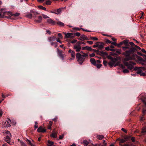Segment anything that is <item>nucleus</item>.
<instances>
[{
    "label": "nucleus",
    "instance_id": "nucleus-1",
    "mask_svg": "<svg viewBox=\"0 0 146 146\" xmlns=\"http://www.w3.org/2000/svg\"><path fill=\"white\" fill-rule=\"evenodd\" d=\"M119 44L121 46L123 44L125 45L124 46L122 47V48L123 50L125 51V52L123 53V54L125 56V61L131 60L132 59V57L130 56V54L135 52L137 49H141V48L139 46L135 45L133 42H129L127 40L122 41Z\"/></svg>",
    "mask_w": 146,
    "mask_h": 146
},
{
    "label": "nucleus",
    "instance_id": "nucleus-2",
    "mask_svg": "<svg viewBox=\"0 0 146 146\" xmlns=\"http://www.w3.org/2000/svg\"><path fill=\"white\" fill-rule=\"evenodd\" d=\"M128 63L127 62H126L124 63L125 65L127 67V68L129 69L131 71L133 70H138L139 69L137 67H135V68L133 66V65H135V63L132 62L130 61Z\"/></svg>",
    "mask_w": 146,
    "mask_h": 146
},
{
    "label": "nucleus",
    "instance_id": "nucleus-3",
    "mask_svg": "<svg viewBox=\"0 0 146 146\" xmlns=\"http://www.w3.org/2000/svg\"><path fill=\"white\" fill-rule=\"evenodd\" d=\"M82 44H86V43L78 41L74 45L73 48L76 51L79 52L81 48V45Z\"/></svg>",
    "mask_w": 146,
    "mask_h": 146
},
{
    "label": "nucleus",
    "instance_id": "nucleus-4",
    "mask_svg": "<svg viewBox=\"0 0 146 146\" xmlns=\"http://www.w3.org/2000/svg\"><path fill=\"white\" fill-rule=\"evenodd\" d=\"M76 58L77 59L78 61L80 64H82L83 62L85 60V58H83L82 56H81L79 52L76 53Z\"/></svg>",
    "mask_w": 146,
    "mask_h": 146
},
{
    "label": "nucleus",
    "instance_id": "nucleus-5",
    "mask_svg": "<svg viewBox=\"0 0 146 146\" xmlns=\"http://www.w3.org/2000/svg\"><path fill=\"white\" fill-rule=\"evenodd\" d=\"M141 100L143 103V113L144 114H146V96L143 97Z\"/></svg>",
    "mask_w": 146,
    "mask_h": 146
},
{
    "label": "nucleus",
    "instance_id": "nucleus-6",
    "mask_svg": "<svg viewBox=\"0 0 146 146\" xmlns=\"http://www.w3.org/2000/svg\"><path fill=\"white\" fill-rule=\"evenodd\" d=\"M98 50V51H96V52H97V54H99L101 55L102 56H104L108 55V53H107L106 52L103 51H100Z\"/></svg>",
    "mask_w": 146,
    "mask_h": 146
},
{
    "label": "nucleus",
    "instance_id": "nucleus-7",
    "mask_svg": "<svg viewBox=\"0 0 146 146\" xmlns=\"http://www.w3.org/2000/svg\"><path fill=\"white\" fill-rule=\"evenodd\" d=\"M37 131L38 132H45L46 130L43 128L42 126H40L37 129Z\"/></svg>",
    "mask_w": 146,
    "mask_h": 146
},
{
    "label": "nucleus",
    "instance_id": "nucleus-8",
    "mask_svg": "<svg viewBox=\"0 0 146 146\" xmlns=\"http://www.w3.org/2000/svg\"><path fill=\"white\" fill-rule=\"evenodd\" d=\"M73 34L70 33H68L67 34L66 33L65 34V37L67 38H73Z\"/></svg>",
    "mask_w": 146,
    "mask_h": 146
},
{
    "label": "nucleus",
    "instance_id": "nucleus-9",
    "mask_svg": "<svg viewBox=\"0 0 146 146\" xmlns=\"http://www.w3.org/2000/svg\"><path fill=\"white\" fill-rule=\"evenodd\" d=\"M47 21L48 23L52 25H54L56 23V22L53 21L51 19H47Z\"/></svg>",
    "mask_w": 146,
    "mask_h": 146
},
{
    "label": "nucleus",
    "instance_id": "nucleus-10",
    "mask_svg": "<svg viewBox=\"0 0 146 146\" xmlns=\"http://www.w3.org/2000/svg\"><path fill=\"white\" fill-rule=\"evenodd\" d=\"M56 39V38L54 36L52 37L49 36L48 37V40L49 42H53L55 41Z\"/></svg>",
    "mask_w": 146,
    "mask_h": 146
},
{
    "label": "nucleus",
    "instance_id": "nucleus-11",
    "mask_svg": "<svg viewBox=\"0 0 146 146\" xmlns=\"http://www.w3.org/2000/svg\"><path fill=\"white\" fill-rule=\"evenodd\" d=\"M121 68L123 69V72L124 73H128L129 72V70L125 68V66L123 65H121Z\"/></svg>",
    "mask_w": 146,
    "mask_h": 146
},
{
    "label": "nucleus",
    "instance_id": "nucleus-12",
    "mask_svg": "<svg viewBox=\"0 0 146 146\" xmlns=\"http://www.w3.org/2000/svg\"><path fill=\"white\" fill-rule=\"evenodd\" d=\"M86 50H87L88 51H93L94 52H95L96 51H98V50H96L95 49H93L91 47H88V46H86Z\"/></svg>",
    "mask_w": 146,
    "mask_h": 146
},
{
    "label": "nucleus",
    "instance_id": "nucleus-13",
    "mask_svg": "<svg viewBox=\"0 0 146 146\" xmlns=\"http://www.w3.org/2000/svg\"><path fill=\"white\" fill-rule=\"evenodd\" d=\"M80 38L82 39H80V40H83L82 39H83L84 40H89V38H88L85 35H83L80 36Z\"/></svg>",
    "mask_w": 146,
    "mask_h": 146
},
{
    "label": "nucleus",
    "instance_id": "nucleus-14",
    "mask_svg": "<svg viewBox=\"0 0 146 146\" xmlns=\"http://www.w3.org/2000/svg\"><path fill=\"white\" fill-rule=\"evenodd\" d=\"M4 140L5 141L7 142L8 143H10V138L7 135L5 137H4Z\"/></svg>",
    "mask_w": 146,
    "mask_h": 146
},
{
    "label": "nucleus",
    "instance_id": "nucleus-15",
    "mask_svg": "<svg viewBox=\"0 0 146 146\" xmlns=\"http://www.w3.org/2000/svg\"><path fill=\"white\" fill-rule=\"evenodd\" d=\"M90 61L91 63L94 66L97 65L96 62L94 58H91L90 59Z\"/></svg>",
    "mask_w": 146,
    "mask_h": 146
},
{
    "label": "nucleus",
    "instance_id": "nucleus-16",
    "mask_svg": "<svg viewBox=\"0 0 146 146\" xmlns=\"http://www.w3.org/2000/svg\"><path fill=\"white\" fill-rule=\"evenodd\" d=\"M98 48H99L101 49L103 48L104 46V44L102 42L100 43V44H98Z\"/></svg>",
    "mask_w": 146,
    "mask_h": 146
},
{
    "label": "nucleus",
    "instance_id": "nucleus-17",
    "mask_svg": "<svg viewBox=\"0 0 146 146\" xmlns=\"http://www.w3.org/2000/svg\"><path fill=\"white\" fill-rule=\"evenodd\" d=\"M38 20H35V21L36 22L39 23L41 22V20L42 19V17L41 16H39L38 17Z\"/></svg>",
    "mask_w": 146,
    "mask_h": 146
},
{
    "label": "nucleus",
    "instance_id": "nucleus-18",
    "mask_svg": "<svg viewBox=\"0 0 146 146\" xmlns=\"http://www.w3.org/2000/svg\"><path fill=\"white\" fill-rule=\"evenodd\" d=\"M60 27H63L64 25V24L61 21H58L56 23Z\"/></svg>",
    "mask_w": 146,
    "mask_h": 146
},
{
    "label": "nucleus",
    "instance_id": "nucleus-19",
    "mask_svg": "<svg viewBox=\"0 0 146 146\" xmlns=\"http://www.w3.org/2000/svg\"><path fill=\"white\" fill-rule=\"evenodd\" d=\"M26 141L28 143V144L31 146H35L33 144L31 141L29 140L28 139H27Z\"/></svg>",
    "mask_w": 146,
    "mask_h": 146
},
{
    "label": "nucleus",
    "instance_id": "nucleus-20",
    "mask_svg": "<svg viewBox=\"0 0 146 146\" xmlns=\"http://www.w3.org/2000/svg\"><path fill=\"white\" fill-rule=\"evenodd\" d=\"M48 146H52L54 145V142L50 140H48Z\"/></svg>",
    "mask_w": 146,
    "mask_h": 146
},
{
    "label": "nucleus",
    "instance_id": "nucleus-21",
    "mask_svg": "<svg viewBox=\"0 0 146 146\" xmlns=\"http://www.w3.org/2000/svg\"><path fill=\"white\" fill-rule=\"evenodd\" d=\"M105 49L107 51L110 50L111 51H115V49L110 48L109 46L106 47Z\"/></svg>",
    "mask_w": 146,
    "mask_h": 146
},
{
    "label": "nucleus",
    "instance_id": "nucleus-22",
    "mask_svg": "<svg viewBox=\"0 0 146 146\" xmlns=\"http://www.w3.org/2000/svg\"><path fill=\"white\" fill-rule=\"evenodd\" d=\"M51 136L53 138H56L57 137V133H52Z\"/></svg>",
    "mask_w": 146,
    "mask_h": 146
},
{
    "label": "nucleus",
    "instance_id": "nucleus-23",
    "mask_svg": "<svg viewBox=\"0 0 146 146\" xmlns=\"http://www.w3.org/2000/svg\"><path fill=\"white\" fill-rule=\"evenodd\" d=\"M4 125H5L6 127H9L11 125L9 122L8 121H6L4 123Z\"/></svg>",
    "mask_w": 146,
    "mask_h": 146
},
{
    "label": "nucleus",
    "instance_id": "nucleus-24",
    "mask_svg": "<svg viewBox=\"0 0 146 146\" xmlns=\"http://www.w3.org/2000/svg\"><path fill=\"white\" fill-rule=\"evenodd\" d=\"M31 12L33 13V15H35V16H34V17H36V15H38V13L35 11H31Z\"/></svg>",
    "mask_w": 146,
    "mask_h": 146
},
{
    "label": "nucleus",
    "instance_id": "nucleus-25",
    "mask_svg": "<svg viewBox=\"0 0 146 146\" xmlns=\"http://www.w3.org/2000/svg\"><path fill=\"white\" fill-rule=\"evenodd\" d=\"M97 137L99 139L101 140L104 137V136L102 135H97Z\"/></svg>",
    "mask_w": 146,
    "mask_h": 146
},
{
    "label": "nucleus",
    "instance_id": "nucleus-26",
    "mask_svg": "<svg viewBox=\"0 0 146 146\" xmlns=\"http://www.w3.org/2000/svg\"><path fill=\"white\" fill-rule=\"evenodd\" d=\"M83 143L85 145L87 146L88 143V142L86 140H84L83 141Z\"/></svg>",
    "mask_w": 146,
    "mask_h": 146
},
{
    "label": "nucleus",
    "instance_id": "nucleus-27",
    "mask_svg": "<svg viewBox=\"0 0 146 146\" xmlns=\"http://www.w3.org/2000/svg\"><path fill=\"white\" fill-rule=\"evenodd\" d=\"M146 133V128L143 129L141 131V133L142 135H144Z\"/></svg>",
    "mask_w": 146,
    "mask_h": 146
},
{
    "label": "nucleus",
    "instance_id": "nucleus-28",
    "mask_svg": "<svg viewBox=\"0 0 146 146\" xmlns=\"http://www.w3.org/2000/svg\"><path fill=\"white\" fill-rule=\"evenodd\" d=\"M71 56L73 58H74L75 57V53L74 51L72 52L71 53Z\"/></svg>",
    "mask_w": 146,
    "mask_h": 146
},
{
    "label": "nucleus",
    "instance_id": "nucleus-29",
    "mask_svg": "<svg viewBox=\"0 0 146 146\" xmlns=\"http://www.w3.org/2000/svg\"><path fill=\"white\" fill-rule=\"evenodd\" d=\"M142 72V70L141 69H139L138 70L137 72V74H139L140 75Z\"/></svg>",
    "mask_w": 146,
    "mask_h": 146
},
{
    "label": "nucleus",
    "instance_id": "nucleus-30",
    "mask_svg": "<svg viewBox=\"0 0 146 146\" xmlns=\"http://www.w3.org/2000/svg\"><path fill=\"white\" fill-rule=\"evenodd\" d=\"M33 16V14H29L27 15H26V17H27L31 19L32 18Z\"/></svg>",
    "mask_w": 146,
    "mask_h": 146
},
{
    "label": "nucleus",
    "instance_id": "nucleus-31",
    "mask_svg": "<svg viewBox=\"0 0 146 146\" xmlns=\"http://www.w3.org/2000/svg\"><path fill=\"white\" fill-rule=\"evenodd\" d=\"M38 8L40 9H41L42 10H44L45 11H46V8L43 7V6H41V5L39 6H38Z\"/></svg>",
    "mask_w": 146,
    "mask_h": 146
},
{
    "label": "nucleus",
    "instance_id": "nucleus-32",
    "mask_svg": "<svg viewBox=\"0 0 146 146\" xmlns=\"http://www.w3.org/2000/svg\"><path fill=\"white\" fill-rule=\"evenodd\" d=\"M90 38L91 39L94 40H98V38L95 37H90Z\"/></svg>",
    "mask_w": 146,
    "mask_h": 146
},
{
    "label": "nucleus",
    "instance_id": "nucleus-33",
    "mask_svg": "<svg viewBox=\"0 0 146 146\" xmlns=\"http://www.w3.org/2000/svg\"><path fill=\"white\" fill-rule=\"evenodd\" d=\"M12 14V16H14L15 17H18L19 15L20 14L18 13H16L15 14Z\"/></svg>",
    "mask_w": 146,
    "mask_h": 146
},
{
    "label": "nucleus",
    "instance_id": "nucleus-34",
    "mask_svg": "<svg viewBox=\"0 0 146 146\" xmlns=\"http://www.w3.org/2000/svg\"><path fill=\"white\" fill-rule=\"evenodd\" d=\"M83 54L81 55V56H82V57L83 58H85V57H87L88 56V55L87 53H83Z\"/></svg>",
    "mask_w": 146,
    "mask_h": 146
},
{
    "label": "nucleus",
    "instance_id": "nucleus-35",
    "mask_svg": "<svg viewBox=\"0 0 146 146\" xmlns=\"http://www.w3.org/2000/svg\"><path fill=\"white\" fill-rule=\"evenodd\" d=\"M108 64L110 66H111L112 67V66H113L114 64V63L112 62H110L108 63Z\"/></svg>",
    "mask_w": 146,
    "mask_h": 146
},
{
    "label": "nucleus",
    "instance_id": "nucleus-36",
    "mask_svg": "<svg viewBox=\"0 0 146 146\" xmlns=\"http://www.w3.org/2000/svg\"><path fill=\"white\" fill-rule=\"evenodd\" d=\"M51 3V1H47L46 2V4L47 5H50Z\"/></svg>",
    "mask_w": 146,
    "mask_h": 146
},
{
    "label": "nucleus",
    "instance_id": "nucleus-37",
    "mask_svg": "<svg viewBox=\"0 0 146 146\" xmlns=\"http://www.w3.org/2000/svg\"><path fill=\"white\" fill-rule=\"evenodd\" d=\"M102 64H97V65H96L97 67L98 68H100L102 66Z\"/></svg>",
    "mask_w": 146,
    "mask_h": 146
},
{
    "label": "nucleus",
    "instance_id": "nucleus-38",
    "mask_svg": "<svg viewBox=\"0 0 146 146\" xmlns=\"http://www.w3.org/2000/svg\"><path fill=\"white\" fill-rule=\"evenodd\" d=\"M119 141L120 143H123L126 141V140L124 139H121L119 140Z\"/></svg>",
    "mask_w": 146,
    "mask_h": 146
},
{
    "label": "nucleus",
    "instance_id": "nucleus-39",
    "mask_svg": "<svg viewBox=\"0 0 146 146\" xmlns=\"http://www.w3.org/2000/svg\"><path fill=\"white\" fill-rule=\"evenodd\" d=\"M57 52L58 55L62 54V51L61 50H59L58 48H57Z\"/></svg>",
    "mask_w": 146,
    "mask_h": 146
},
{
    "label": "nucleus",
    "instance_id": "nucleus-40",
    "mask_svg": "<svg viewBox=\"0 0 146 146\" xmlns=\"http://www.w3.org/2000/svg\"><path fill=\"white\" fill-rule=\"evenodd\" d=\"M38 124V123L37 122H35V124L34 125V127L35 129H36L38 128V126L37 125Z\"/></svg>",
    "mask_w": 146,
    "mask_h": 146
},
{
    "label": "nucleus",
    "instance_id": "nucleus-41",
    "mask_svg": "<svg viewBox=\"0 0 146 146\" xmlns=\"http://www.w3.org/2000/svg\"><path fill=\"white\" fill-rule=\"evenodd\" d=\"M58 55L60 57H61L62 58V60H63L64 56V55L63 54H59Z\"/></svg>",
    "mask_w": 146,
    "mask_h": 146
},
{
    "label": "nucleus",
    "instance_id": "nucleus-42",
    "mask_svg": "<svg viewBox=\"0 0 146 146\" xmlns=\"http://www.w3.org/2000/svg\"><path fill=\"white\" fill-rule=\"evenodd\" d=\"M62 10V8H59L57 10V12L58 13H56L57 14H58L60 13L61 12V11Z\"/></svg>",
    "mask_w": 146,
    "mask_h": 146
},
{
    "label": "nucleus",
    "instance_id": "nucleus-43",
    "mask_svg": "<svg viewBox=\"0 0 146 146\" xmlns=\"http://www.w3.org/2000/svg\"><path fill=\"white\" fill-rule=\"evenodd\" d=\"M21 143L22 146H27L25 143L22 141H21Z\"/></svg>",
    "mask_w": 146,
    "mask_h": 146
},
{
    "label": "nucleus",
    "instance_id": "nucleus-44",
    "mask_svg": "<svg viewBox=\"0 0 146 146\" xmlns=\"http://www.w3.org/2000/svg\"><path fill=\"white\" fill-rule=\"evenodd\" d=\"M77 40H73L71 42V43L73 44L75 43H76L77 42Z\"/></svg>",
    "mask_w": 146,
    "mask_h": 146
},
{
    "label": "nucleus",
    "instance_id": "nucleus-45",
    "mask_svg": "<svg viewBox=\"0 0 146 146\" xmlns=\"http://www.w3.org/2000/svg\"><path fill=\"white\" fill-rule=\"evenodd\" d=\"M112 41H110L109 40L107 39L106 40V43H108L111 44L112 43Z\"/></svg>",
    "mask_w": 146,
    "mask_h": 146
},
{
    "label": "nucleus",
    "instance_id": "nucleus-46",
    "mask_svg": "<svg viewBox=\"0 0 146 146\" xmlns=\"http://www.w3.org/2000/svg\"><path fill=\"white\" fill-rule=\"evenodd\" d=\"M137 53L138 55L140 56H143V54H142L141 52H137Z\"/></svg>",
    "mask_w": 146,
    "mask_h": 146
},
{
    "label": "nucleus",
    "instance_id": "nucleus-47",
    "mask_svg": "<svg viewBox=\"0 0 146 146\" xmlns=\"http://www.w3.org/2000/svg\"><path fill=\"white\" fill-rule=\"evenodd\" d=\"M87 42L90 44H92L93 43V42L91 41H87Z\"/></svg>",
    "mask_w": 146,
    "mask_h": 146
},
{
    "label": "nucleus",
    "instance_id": "nucleus-48",
    "mask_svg": "<svg viewBox=\"0 0 146 146\" xmlns=\"http://www.w3.org/2000/svg\"><path fill=\"white\" fill-rule=\"evenodd\" d=\"M42 16H43V18H44V19L49 18V17L47 16L46 15H43Z\"/></svg>",
    "mask_w": 146,
    "mask_h": 146
},
{
    "label": "nucleus",
    "instance_id": "nucleus-49",
    "mask_svg": "<svg viewBox=\"0 0 146 146\" xmlns=\"http://www.w3.org/2000/svg\"><path fill=\"white\" fill-rule=\"evenodd\" d=\"M74 35L77 36H80V34L79 33H76L74 34Z\"/></svg>",
    "mask_w": 146,
    "mask_h": 146
},
{
    "label": "nucleus",
    "instance_id": "nucleus-50",
    "mask_svg": "<svg viewBox=\"0 0 146 146\" xmlns=\"http://www.w3.org/2000/svg\"><path fill=\"white\" fill-rule=\"evenodd\" d=\"M64 137V135L62 134L61 135H60L59 138L60 139H61L63 138Z\"/></svg>",
    "mask_w": 146,
    "mask_h": 146
},
{
    "label": "nucleus",
    "instance_id": "nucleus-51",
    "mask_svg": "<svg viewBox=\"0 0 146 146\" xmlns=\"http://www.w3.org/2000/svg\"><path fill=\"white\" fill-rule=\"evenodd\" d=\"M73 29L74 30H78V31H80V29H81V28L80 29L79 28H77V27L74 28H73Z\"/></svg>",
    "mask_w": 146,
    "mask_h": 146
},
{
    "label": "nucleus",
    "instance_id": "nucleus-52",
    "mask_svg": "<svg viewBox=\"0 0 146 146\" xmlns=\"http://www.w3.org/2000/svg\"><path fill=\"white\" fill-rule=\"evenodd\" d=\"M111 44H113L116 46L117 45V43L116 42H112Z\"/></svg>",
    "mask_w": 146,
    "mask_h": 146
},
{
    "label": "nucleus",
    "instance_id": "nucleus-53",
    "mask_svg": "<svg viewBox=\"0 0 146 146\" xmlns=\"http://www.w3.org/2000/svg\"><path fill=\"white\" fill-rule=\"evenodd\" d=\"M58 36L60 38H62V34L61 33H59L58 34Z\"/></svg>",
    "mask_w": 146,
    "mask_h": 146
},
{
    "label": "nucleus",
    "instance_id": "nucleus-54",
    "mask_svg": "<svg viewBox=\"0 0 146 146\" xmlns=\"http://www.w3.org/2000/svg\"><path fill=\"white\" fill-rule=\"evenodd\" d=\"M103 64L105 66H106L107 65V62L106 60H104L103 61Z\"/></svg>",
    "mask_w": 146,
    "mask_h": 146
},
{
    "label": "nucleus",
    "instance_id": "nucleus-55",
    "mask_svg": "<svg viewBox=\"0 0 146 146\" xmlns=\"http://www.w3.org/2000/svg\"><path fill=\"white\" fill-rule=\"evenodd\" d=\"M51 42V43H50V45L52 46H53L54 45V44L56 43V42Z\"/></svg>",
    "mask_w": 146,
    "mask_h": 146
},
{
    "label": "nucleus",
    "instance_id": "nucleus-56",
    "mask_svg": "<svg viewBox=\"0 0 146 146\" xmlns=\"http://www.w3.org/2000/svg\"><path fill=\"white\" fill-rule=\"evenodd\" d=\"M90 57H93L95 56V54L94 53H93L91 54H90Z\"/></svg>",
    "mask_w": 146,
    "mask_h": 146
},
{
    "label": "nucleus",
    "instance_id": "nucleus-57",
    "mask_svg": "<svg viewBox=\"0 0 146 146\" xmlns=\"http://www.w3.org/2000/svg\"><path fill=\"white\" fill-rule=\"evenodd\" d=\"M131 141L133 142H135V138L134 137H132L131 139Z\"/></svg>",
    "mask_w": 146,
    "mask_h": 146
},
{
    "label": "nucleus",
    "instance_id": "nucleus-58",
    "mask_svg": "<svg viewBox=\"0 0 146 146\" xmlns=\"http://www.w3.org/2000/svg\"><path fill=\"white\" fill-rule=\"evenodd\" d=\"M81 29H82L83 31H86V32H91V31H89L88 30H85V29H83L82 28H81Z\"/></svg>",
    "mask_w": 146,
    "mask_h": 146
},
{
    "label": "nucleus",
    "instance_id": "nucleus-59",
    "mask_svg": "<svg viewBox=\"0 0 146 146\" xmlns=\"http://www.w3.org/2000/svg\"><path fill=\"white\" fill-rule=\"evenodd\" d=\"M141 51L143 53H144L145 54L146 53V51L145 50L144 48H142L141 50Z\"/></svg>",
    "mask_w": 146,
    "mask_h": 146
},
{
    "label": "nucleus",
    "instance_id": "nucleus-60",
    "mask_svg": "<svg viewBox=\"0 0 146 146\" xmlns=\"http://www.w3.org/2000/svg\"><path fill=\"white\" fill-rule=\"evenodd\" d=\"M121 130L123 131V132H124L125 133H127V131L125 130V129L124 128H122L121 129Z\"/></svg>",
    "mask_w": 146,
    "mask_h": 146
},
{
    "label": "nucleus",
    "instance_id": "nucleus-61",
    "mask_svg": "<svg viewBox=\"0 0 146 146\" xmlns=\"http://www.w3.org/2000/svg\"><path fill=\"white\" fill-rule=\"evenodd\" d=\"M140 75L143 76H145V74L144 73L142 72L140 74Z\"/></svg>",
    "mask_w": 146,
    "mask_h": 146
},
{
    "label": "nucleus",
    "instance_id": "nucleus-62",
    "mask_svg": "<svg viewBox=\"0 0 146 146\" xmlns=\"http://www.w3.org/2000/svg\"><path fill=\"white\" fill-rule=\"evenodd\" d=\"M6 133L8 135H11L10 132L8 131H6Z\"/></svg>",
    "mask_w": 146,
    "mask_h": 146
},
{
    "label": "nucleus",
    "instance_id": "nucleus-63",
    "mask_svg": "<svg viewBox=\"0 0 146 146\" xmlns=\"http://www.w3.org/2000/svg\"><path fill=\"white\" fill-rule=\"evenodd\" d=\"M98 44H97L93 45V47L94 48H96V47H98Z\"/></svg>",
    "mask_w": 146,
    "mask_h": 146
},
{
    "label": "nucleus",
    "instance_id": "nucleus-64",
    "mask_svg": "<svg viewBox=\"0 0 146 146\" xmlns=\"http://www.w3.org/2000/svg\"><path fill=\"white\" fill-rule=\"evenodd\" d=\"M121 146H129V145L127 144H124Z\"/></svg>",
    "mask_w": 146,
    "mask_h": 146
}]
</instances>
